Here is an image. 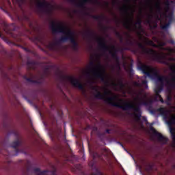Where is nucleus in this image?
Listing matches in <instances>:
<instances>
[{
  "label": "nucleus",
  "instance_id": "nucleus-2",
  "mask_svg": "<svg viewBox=\"0 0 175 175\" xmlns=\"http://www.w3.org/2000/svg\"><path fill=\"white\" fill-rule=\"evenodd\" d=\"M137 68L139 70H141V72L145 75L144 79H146V77H150V79H157V81H159L161 84H163V81H165L170 87H175V76H173L171 78L170 81L168 77L159 76V71H158L157 68L144 64L141 61L138 62Z\"/></svg>",
  "mask_w": 175,
  "mask_h": 175
},
{
  "label": "nucleus",
  "instance_id": "nucleus-1",
  "mask_svg": "<svg viewBox=\"0 0 175 175\" xmlns=\"http://www.w3.org/2000/svg\"><path fill=\"white\" fill-rule=\"evenodd\" d=\"M98 86H93L92 90L95 91L96 94L94 95L96 99H100L101 100H105L111 106L113 107H118V109H122V110H124L125 111H128V110H133L134 116L137 121H140L142 120V108L140 106H151L152 105V100H144L140 98V95H142V92H139V94L137 95V98H135V100L139 99L140 102L137 105H133L130 103L125 102L123 99H120L119 101L123 105H121L118 103L114 102L116 99H117V96H111L108 97L109 95H111V91L107 88H105L104 94H102L99 91Z\"/></svg>",
  "mask_w": 175,
  "mask_h": 175
},
{
  "label": "nucleus",
  "instance_id": "nucleus-33",
  "mask_svg": "<svg viewBox=\"0 0 175 175\" xmlns=\"http://www.w3.org/2000/svg\"><path fill=\"white\" fill-rule=\"evenodd\" d=\"M116 36L120 39V42H122L124 40V38L121 35V33L118 31H116Z\"/></svg>",
  "mask_w": 175,
  "mask_h": 175
},
{
  "label": "nucleus",
  "instance_id": "nucleus-7",
  "mask_svg": "<svg viewBox=\"0 0 175 175\" xmlns=\"http://www.w3.org/2000/svg\"><path fill=\"white\" fill-rule=\"evenodd\" d=\"M51 29L54 35H57V33H64L66 36H63V38H75V32L72 31L70 29H68L67 31H65L66 27L63 25L61 23H56L55 21L51 22Z\"/></svg>",
  "mask_w": 175,
  "mask_h": 175
},
{
  "label": "nucleus",
  "instance_id": "nucleus-21",
  "mask_svg": "<svg viewBox=\"0 0 175 175\" xmlns=\"http://www.w3.org/2000/svg\"><path fill=\"white\" fill-rule=\"evenodd\" d=\"M142 19L140 18H139L137 20V23H135L134 25L135 28H137V29H139V31H142L143 27H142Z\"/></svg>",
  "mask_w": 175,
  "mask_h": 175
},
{
  "label": "nucleus",
  "instance_id": "nucleus-32",
  "mask_svg": "<svg viewBox=\"0 0 175 175\" xmlns=\"http://www.w3.org/2000/svg\"><path fill=\"white\" fill-rule=\"evenodd\" d=\"M121 12H123L124 14H129V9L126 5H124L122 8H120Z\"/></svg>",
  "mask_w": 175,
  "mask_h": 175
},
{
  "label": "nucleus",
  "instance_id": "nucleus-48",
  "mask_svg": "<svg viewBox=\"0 0 175 175\" xmlns=\"http://www.w3.org/2000/svg\"><path fill=\"white\" fill-rule=\"evenodd\" d=\"M165 44H166V43H165V42H161V43L160 44V46H165Z\"/></svg>",
  "mask_w": 175,
  "mask_h": 175
},
{
  "label": "nucleus",
  "instance_id": "nucleus-10",
  "mask_svg": "<svg viewBox=\"0 0 175 175\" xmlns=\"http://www.w3.org/2000/svg\"><path fill=\"white\" fill-rule=\"evenodd\" d=\"M167 124L170 127V133H171V137L175 143V129L172 127V125H175V115H173L169 118V120L167 122Z\"/></svg>",
  "mask_w": 175,
  "mask_h": 175
},
{
  "label": "nucleus",
  "instance_id": "nucleus-49",
  "mask_svg": "<svg viewBox=\"0 0 175 175\" xmlns=\"http://www.w3.org/2000/svg\"><path fill=\"white\" fill-rule=\"evenodd\" d=\"M17 2H20L21 3H23V2H24V0H17Z\"/></svg>",
  "mask_w": 175,
  "mask_h": 175
},
{
  "label": "nucleus",
  "instance_id": "nucleus-63",
  "mask_svg": "<svg viewBox=\"0 0 175 175\" xmlns=\"http://www.w3.org/2000/svg\"><path fill=\"white\" fill-rule=\"evenodd\" d=\"M44 126H46V123H44Z\"/></svg>",
  "mask_w": 175,
  "mask_h": 175
},
{
  "label": "nucleus",
  "instance_id": "nucleus-34",
  "mask_svg": "<svg viewBox=\"0 0 175 175\" xmlns=\"http://www.w3.org/2000/svg\"><path fill=\"white\" fill-rule=\"evenodd\" d=\"M21 49H23V50H24L26 53H29L30 54H33V51H32L31 50H30L29 49L23 46H21Z\"/></svg>",
  "mask_w": 175,
  "mask_h": 175
},
{
  "label": "nucleus",
  "instance_id": "nucleus-6",
  "mask_svg": "<svg viewBox=\"0 0 175 175\" xmlns=\"http://www.w3.org/2000/svg\"><path fill=\"white\" fill-rule=\"evenodd\" d=\"M90 65L92 66L90 68V71L92 73L95 79H99L105 84H109V81L106 80V68L100 63L95 66V63L91 62Z\"/></svg>",
  "mask_w": 175,
  "mask_h": 175
},
{
  "label": "nucleus",
  "instance_id": "nucleus-26",
  "mask_svg": "<svg viewBox=\"0 0 175 175\" xmlns=\"http://www.w3.org/2000/svg\"><path fill=\"white\" fill-rule=\"evenodd\" d=\"M174 13L173 12V11H171L170 12H169V14L167 15H166V14H165V16L167 18H169V23H172V21H173V18H174Z\"/></svg>",
  "mask_w": 175,
  "mask_h": 175
},
{
  "label": "nucleus",
  "instance_id": "nucleus-47",
  "mask_svg": "<svg viewBox=\"0 0 175 175\" xmlns=\"http://www.w3.org/2000/svg\"><path fill=\"white\" fill-rule=\"evenodd\" d=\"M113 3H118L119 1L118 0H112Z\"/></svg>",
  "mask_w": 175,
  "mask_h": 175
},
{
  "label": "nucleus",
  "instance_id": "nucleus-12",
  "mask_svg": "<svg viewBox=\"0 0 175 175\" xmlns=\"http://www.w3.org/2000/svg\"><path fill=\"white\" fill-rule=\"evenodd\" d=\"M132 24H133V13L131 14L129 20H126L123 25L126 29H129V31H132Z\"/></svg>",
  "mask_w": 175,
  "mask_h": 175
},
{
  "label": "nucleus",
  "instance_id": "nucleus-28",
  "mask_svg": "<svg viewBox=\"0 0 175 175\" xmlns=\"http://www.w3.org/2000/svg\"><path fill=\"white\" fill-rule=\"evenodd\" d=\"M34 173L36 175H44V170L41 171L40 168H35Z\"/></svg>",
  "mask_w": 175,
  "mask_h": 175
},
{
  "label": "nucleus",
  "instance_id": "nucleus-30",
  "mask_svg": "<svg viewBox=\"0 0 175 175\" xmlns=\"http://www.w3.org/2000/svg\"><path fill=\"white\" fill-rule=\"evenodd\" d=\"M165 12L166 13H167L170 10V1L169 0H167L165 3Z\"/></svg>",
  "mask_w": 175,
  "mask_h": 175
},
{
  "label": "nucleus",
  "instance_id": "nucleus-38",
  "mask_svg": "<svg viewBox=\"0 0 175 175\" xmlns=\"http://www.w3.org/2000/svg\"><path fill=\"white\" fill-rule=\"evenodd\" d=\"M118 85L120 87V88H124L125 87V84H124L122 81H119Z\"/></svg>",
  "mask_w": 175,
  "mask_h": 175
},
{
  "label": "nucleus",
  "instance_id": "nucleus-24",
  "mask_svg": "<svg viewBox=\"0 0 175 175\" xmlns=\"http://www.w3.org/2000/svg\"><path fill=\"white\" fill-rule=\"evenodd\" d=\"M155 8L157 9V12L159 14H161V13H162V7L161 6V3H159V1H157L155 3Z\"/></svg>",
  "mask_w": 175,
  "mask_h": 175
},
{
  "label": "nucleus",
  "instance_id": "nucleus-39",
  "mask_svg": "<svg viewBox=\"0 0 175 175\" xmlns=\"http://www.w3.org/2000/svg\"><path fill=\"white\" fill-rule=\"evenodd\" d=\"M159 98V99L160 102H161V103H164L165 101L163 100V98H162V96H161V94L159 96H156V98Z\"/></svg>",
  "mask_w": 175,
  "mask_h": 175
},
{
  "label": "nucleus",
  "instance_id": "nucleus-5",
  "mask_svg": "<svg viewBox=\"0 0 175 175\" xmlns=\"http://www.w3.org/2000/svg\"><path fill=\"white\" fill-rule=\"evenodd\" d=\"M136 43L139 49H141L139 54L152 55L153 61H157L159 64H164L165 65L167 64V62L165 61V59H166V56L165 55H159L155 51L149 49L141 42H136Z\"/></svg>",
  "mask_w": 175,
  "mask_h": 175
},
{
  "label": "nucleus",
  "instance_id": "nucleus-51",
  "mask_svg": "<svg viewBox=\"0 0 175 175\" xmlns=\"http://www.w3.org/2000/svg\"><path fill=\"white\" fill-rule=\"evenodd\" d=\"M126 3H131V0H126Z\"/></svg>",
  "mask_w": 175,
  "mask_h": 175
},
{
  "label": "nucleus",
  "instance_id": "nucleus-64",
  "mask_svg": "<svg viewBox=\"0 0 175 175\" xmlns=\"http://www.w3.org/2000/svg\"><path fill=\"white\" fill-rule=\"evenodd\" d=\"M151 10H152V7H151Z\"/></svg>",
  "mask_w": 175,
  "mask_h": 175
},
{
  "label": "nucleus",
  "instance_id": "nucleus-25",
  "mask_svg": "<svg viewBox=\"0 0 175 175\" xmlns=\"http://www.w3.org/2000/svg\"><path fill=\"white\" fill-rule=\"evenodd\" d=\"M20 144H21V141H20L19 139H17L16 141L12 142L11 147H12V148H14L16 150L17 147L20 146Z\"/></svg>",
  "mask_w": 175,
  "mask_h": 175
},
{
  "label": "nucleus",
  "instance_id": "nucleus-44",
  "mask_svg": "<svg viewBox=\"0 0 175 175\" xmlns=\"http://www.w3.org/2000/svg\"><path fill=\"white\" fill-rule=\"evenodd\" d=\"M134 85H135V87H141L142 84H140V83L135 81L134 82Z\"/></svg>",
  "mask_w": 175,
  "mask_h": 175
},
{
  "label": "nucleus",
  "instance_id": "nucleus-46",
  "mask_svg": "<svg viewBox=\"0 0 175 175\" xmlns=\"http://www.w3.org/2000/svg\"><path fill=\"white\" fill-rule=\"evenodd\" d=\"M105 133L110 135V129H106Z\"/></svg>",
  "mask_w": 175,
  "mask_h": 175
},
{
  "label": "nucleus",
  "instance_id": "nucleus-43",
  "mask_svg": "<svg viewBox=\"0 0 175 175\" xmlns=\"http://www.w3.org/2000/svg\"><path fill=\"white\" fill-rule=\"evenodd\" d=\"M147 83H148V81L146 79L142 80V85H147Z\"/></svg>",
  "mask_w": 175,
  "mask_h": 175
},
{
  "label": "nucleus",
  "instance_id": "nucleus-61",
  "mask_svg": "<svg viewBox=\"0 0 175 175\" xmlns=\"http://www.w3.org/2000/svg\"><path fill=\"white\" fill-rule=\"evenodd\" d=\"M42 124H44V120H42Z\"/></svg>",
  "mask_w": 175,
  "mask_h": 175
},
{
  "label": "nucleus",
  "instance_id": "nucleus-22",
  "mask_svg": "<svg viewBox=\"0 0 175 175\" xmlns=\"http://www.w3.org/2000/svg\"><path fill=\"white\" fill-rule=\"evenodd\" d=\"M92 18H94V20H96L97 21H103L106 17L103 15H92L91 16Z\"/></svg>",
  "mask_w": 175,
  "mask_h": 175
},
{
  "label": "nucleus",
  "instance_id": "nucleus-37",
  "mask_svg": "<svg viewBox=\"0 0 175 175\" xmlns=\"http://www.w3.org/2000/svg\"><path fill=\"white\" fill-rule=\"evenodd\" d=\"M171 100H172V96H167V102H166L167 105H170V101Z\"/></svg>",
  "mask_w": 175,
  "mask_h": 175
},
{
  "label": "nucleus",
  "instance_id": "nucleus-41",
  "mask_svg": "<svg viewBox=\"0 0 175 175\" xmlns=\"http://www.w3.org/2000/svg\"><path fill=\"white\" fill-rule=\"evenodd\" d=\"M150 113H151V114H155V111L154 109H151V106L149 107V109H148Z\"/></svg>",
  "mask_w": 175,
  "mask_h": 175
},
{
  "label": "nucleus",
  "instance_id": "nucleus-59",
  "mask_svg": "<svg viewBox=\"0 0 175 175\" xmlns=\"http://www.w3.org/2000/svg\"><path fill=\"white\" fill-rule=\"evenodd\" d=\"M171 59H172V61H174V58H172Z\"/></svg>",
  "mask_w": 175,
  "mask_h": 175
},
{
  "label": "nucleus",
  "instance_id": "nucleus-55",
  "mask_svg": "<svg viewBox=\"0 0 175 175\" xmlns=\"http://www.w3.org/2000/svg\"><path fill=\"white\" fill-rule=\"evenodd\" d=\"M113 85H114L115 87H117V84L116 83H113Z\"/></svg>",
  "mask_w": 175,
  "mask_h": 175
},
{
  "label": "nucleus",
  "instance_id": "nucleus-16",
  "mask_svg": "<svg viewBox=\"0 0 175 175\" xmlns=\"http://www.w3.org/2000/svg\"><path fill=\"white\" fill-rule=\"evenodd\" d=\"M83 36L85 38H88V39H91L92 38H95V36H96L95 35V33H94L92 31L88 29L86 31V32L83 33Z\"/></svg>",
  "mask_w": 175,
  "mask_h": 175
},
{
  "label": "nucleus",
  "instance_id": "nucleus-31",
  "mask_svg": "<svg viewBox=\"0 0 175 175\" xmlns=\"http://www.w3.org/2000/svg\"><path fill=\"white\" fill-rule=\"evenodd\" d=\"M91 0H81V1L78 3L79 8H84V5L87 3V2H90Z\"/></svg>",
  "mask_w": 175,
  "mask_h": 175
},
{
  "label": "nucleus",
  "instance_id": "nucleus-9",
  "mask_svg": "<svg viewBox=\"0 0 175 175\" xmlns=\"http://www.w3.org/2000/svg\"><path fill=\"white\" fill-rule=\"evenodd\" d=\"M150 129L152 132L153 135H154L156 137L158 138L159 142H161V143L163 144H166V143L169 142V139L167 137L163 136L159 132L157 131V130H155L152 126H150Z\"/></svg>",
  "mask_w": 175,
  "mask_h": 175
},
{
  "label": "nucleus",
  "instance_id": "nucleus-42",
  "mask_svg": "<svg viewBox=\"0 0 175 175\" xmlns=\"http://www.w3.org/2000/svg\"><path fill=\"white\" fill-rule=\"evenodd\" d=\"M133 64H131L129 66V70L130 72H133Z\"/></svg>",
  "mask_w": 175,
  "mask_h": 175
},
{
  "label": "nucleus",
  "instance_id": "nucleus-53",
  "mask_svg": "<svg viewBox=\"0 0 175 175\" xmlns=\"http://www.w3.org/2000/svg\"><path fill=\"white\" fill-rule=\"evenodd\" d=\"M95 3L99 4L100 3L98 1V0H95Z\"/></svg>",
  "mask_w": 175,
  "mask_h": 175
},
{
  "label": "nucleus",
  "instance_id": "nucleus-54",
  "mask_svg": "<svg viewBox=\"0 0 175 175\" xmlns=\"http://www.w3.org/2000/svg\"><path fill=\"white\" fill-rule=\"evenodd\" d=\"M119 144H120V146H122V147H124V145H122V144H121V142H118Z\"/></svg>",
  "mask_w": 175,
  "mask_h": 175
},
{
  "label": "nucleus",
  "instance_id": "nucleus-23",
  "mask_svg": "<svg viewBox=\"0 0 175 175\" xmlns=\"http://www.w3.org/2000/svg\"><path fill=\"white\" fill-rule=\"evenodd\" d=\"M23 79L26 80V81H28L29 83H32V84H39V81L33 80L32 78H28L27 75H25L23 77Z\"/></svg>",
  "mask_w": 175,
  "mask_h": 175
},
{
  "label": "nucleus",
  "instance_id": "nucleus-8",
  "mask_svg": "<svg viewBox=\"0 0 175 175\" xmlns=\"http://www.w3.org/2000/svg\"><path fill=\"white\" fill-rule=\"evenodd\" d=\"M67 79L70 83H71L73 87H75L76 88H79V90H81V91H84V85L80 81L73 76H68Z\"/></svg>",
  "mask_w": 175,
  "mask_h": 175
},
{
  "label": "nucleus",
  "instance_id": "nucleus-29",
  "mask_svg": "<svg viewBox=\"0 0 175 175\" xmlns=\"http://www.w3.org/2000/svg\"><path fill=\"white\" fill-rule=\"evenodd\" d=\"M4 31L5 32H10L12 31H14V29H10V26L7 23H4Z\"/></svg>",
  "mask_w": 175,
  "mask_h": 175
},
{
  "label": "nucleus",
  "instance_id": "nucleus-17",
  "mask_svg": "<svg viewBox=\"0 0 175 175\" xmlns=\"http://www.w3.org/2000/svg\"><path fill=\"white\" fill-rule=\"evenodd\" d=\"M163 90V83H160V85H157L156 88L154 89V92L156 94V96H158L161 94V92H162Z\"/></svg>",
  "mask_w": 175,
  "mask_h": 175
},
{
  "label": "nucleus",
  "instance_id": "nucleus-13",
  "mask_svg": "<svg viewBox=\"0 0 175 175\" xmlns=\"http://www.w3.org/2000/svg\"><path fill=\"white\" fill-rule=\"evenodd\" d=\"M27 68H29V70H35L38 66H39V62L32 60V61H27Z\"/></svg>",
  "mask_w": 175,
  "mask_h": 175
},
{
  "label": "nucleus",
  "instance_id": "nucleus-36",
  "mask_svg": "<svg viewBox=\"0 0 175 175\" xmlns=\"http://www.w3.org/2000/svg\"><path fill=\"white\" fill-rule=\"evenodd\" d=\"M152 14L148 15V19L146 21L147 24H151V18H152Z\"/></svg>",
  "mask_w": 175,
  "mask_h": 175
},
{
  "label": "nucleus",
  "instance_id": "nucleus-35",
  "mask_svg": "<svg viewBox=\"0 0 175 175\" xmlns=\"http://www.w3.org/2000/svg\"><path fill=\"white\" fill-rule=\"evenodd\" d=\"M170 24H171V23L168 22L165 25H161V29H167L169 28V27L170 26Z\"/></svg>",
  "mask_w": 175,
  "mask_h": 175
},
{
  "label": "nucleus",
  "instance_id": "nucleus-60",
  "mask_svg": "<svg viewBox=\"0 0 175 175\" xmlns=\"http://www.w3.org/2000/svg\"><path fill=\"white\" fill-rule=\"evenodd\" d=\"M30 75H31V77H33V75H32V74H30Z\"/></svg>",
  "mask_w": 175,
  "mask_h": 175
},
{
  "label": "nucleus",
  "instance_id": "nucleus-57",
  "mask_svg": "<svg viewBox=\"0 0 175 175\" xmlns=\"http://www.w3.org/2000/svg\"><path fill=\"white\" fill-rule=\"evenodd\" d=\"M44 70H45V72H46V70H47V68H44Z\"/></svg>",
  "mask_w": 175,
  "mask_h": 175
},
{
  "label": "nucleus",
  "instance_id": "nucleus-50",
  "mask_svg": "<svg viewBox=\"0 0 175 175\" xmlns=\"http://www.w3.org/2000/svg\"><path fill=\"white\" fill-rule=\"evenodd\" d=\"M142 118H143V120H144V121H147V118H146V117H144V116Z\"/></svg>",
  "mask_w": 175,
  "mask_h": 175
},
{
  "label": "nucleus",
  "instance_id": "nucleus-15",
  "mask_svg": "<svg viewBox=\"0 0 175 175\" xmlns=\"http://www.w3.org/2000/svg\"><path fill=\"white\" fill-rule=\"evenodd\" d=\"M66 42H68V38L62 36L58 40L55 41L52 46H59L60 44L65 43Z\"/></svg>",
  "mask_w": 175,
  "mask_h": 175
},
{
  "label": "nucleus",
  "instance_id": "nucleus-3",
  "mask_svg": "<svg viewBox=\"0 0 175 175\" xmlns=\"http://www.w3.org/2000/svg\"><path fill=\"white\" fill-rule=\"evenodd\" d=\"M96 42L98 44V46L100 50H102V51H109V54L111 55L113 59H114L116 62V66L118 68V69H121V66L120 65V57H118V51L122 52L124 50H127L129 51H131L133 54H135V55L139 54V50L136 49H133L131 47H125L122 49H117L114 45H112L111 46H109L107 44H106V40L102 37H99L96 38Z\"/></svg>",
  "mask_w": 175,
  "mask_h": 175
},
{
  "label": "nucleus",
  "instance_id": "nucleus-14",
  "mask_svg": "<svg viewBox=\"0 0 175 175\" xmlns=\"http://www.w3.org/2000/svg\"><path fill=\"white\" fill-rule=\"evenodd\" d=\"M66 38H67V42H70V43L72 44L73 50H77L79 47V43H77V41H76V39L72 37H66Z\"/></svg>",
  "mask_w": 175,
  "mask_h": 175
},
{
  "label": "nucleus",
  "instance_id": "nucleus-62",
  "mask_svg": "<svg viewBox=\"0 0 175 175\" xmlns=\"http://www.w3.org/2000/svg\"><path fill=\"white\" fill-rule=\"evenodd\" d=\"M157 18H159V16L158 15H157Z\"/></svg>",
  "mask_w": 175,
  "mask_h": 175
},
{
  "label": "nucleus",
  "instance_id": "nucleus-58",
  "mask_svg": "<svg viewBox=\"0 0 175 175\" xmlns=\"http://www.w3.org/2000/svg\"><path fill=\"white\" fill-rule=\"evenodd\" d=\"M112 70H114V67H113V66H112Z\"/></svg>",
  "mask_w": 175,
  "mask_h": 175
},
{
  "label": "nucleus",
  "instance_id": "nucleus-56",
  "mask_svg": "<svg viewBox=\"0 0 175 175\" xmlns=\"http://www.w3.org/2000/svg\"><path fill=\"white\" fill-rule=\"evenodd\" d=\"M0 38H3L2 37V33H1V31H0Z\"/></svg>",
  "mask_w": 175,
  "mask_h": 175
},
{
  "label": "nucleus",
  "instance_id": "nucleus-52",
  "mask_svg": "<svg viewBox=\"0 0 175 175\" xmlns=\"http://www.w3.org/2000/svg\"><path fill=\"white\" fill-rule=\"evenodd\" d=\"M86 75L88 76V77H90V72H86Z\"/></svg>",
  "mask_w": 175,
  "mask_h": 175
},
{
  "label": "nucleus",
  "instance_id": "nucleus-45",
  "mask_svg": "<svg viewBox=\"0 0 175 175\" xmlns=\"http://www.w3.org/2000/svg\"><path fill=\"white\" fill-rule=\"evenodd\" d=\"M169 43H171V44H174L175 42L173 40H170Z\"/></svg>",
  "mask_w": 175,
  "mask_h": 175
},
{
  "label": "nucleus",
  "instance_id": "nucleus-40",
  "mask_svg": "<svg viewBox=\"0 0 175 175\" xmlns=\"http://www.w3.org/2000/svg\"><path fill=\"white\" fill-rule=\"evenodd\" d=\"M170 70L172 71V73H174V75L175 74V64L172 65L170 67Z\"/></svg>",
  "mask_w": 175,
  "mask_h": 175
},
{
  "label": "nucleus",
  "instance_id": "nucleus-11",
  "mask_svg": "<svg viewBox=\"0 0 175 175\" xmlns=\"http://www.w3.org/2000/svg\"><path fill=\"white\" fill-rule=\"evenodd\" d=\"M44 8L45 14L48 12L49 14H53V13H54V10L57 9V5L51 3L47 4V1L44 0Z\"/></svg>",
  "mask_w": 175,
  "mask_h": 175
},
{
  "label": "nucleus",
  "instance_id": "nucleus-20",
  "mask_svg": "<svg viewBox=\"0 0 175 175\" xmlns=\"http://www.w3.org/2000/svg\"><path fill=\"white\" fill-rule=\"evenodd\" d=\"M158 111H159L161 116H163L165 118H167V114H169V111L166 110L163 107H161L158 109Z\"/></svg>",
  "mask_w": 175,
  "mask_h": 175
},
{
  "label": "nucleus",
  "instance_id": "nucleus-4",
  "mask_svg": "<svg viewBox=\"0 0 175 175\" xmlns=\"http://www.w3.org/2000/svg\"><path fill=\"white\" fill-rule=\"evenodd\" d=\"M23 20L29 23V27L31 31V34L33 35L31 38H29L30 40L35 43L40 49L42 46H44V32L42 30V28L38 25H34L27 15H23Z\"/></svg>",
  "mask_w": 175,
  "mask_h": 175
},
{
  "label": "nucleus",
  "instance_id": "nucleus-18",
  "mask_svg": "<svg viewBox=\"0 0 175 175\" xmlns=\"http://www.w3.org/2000/svg\"><path fill=\"white\" fill-rule=\"evenodd\" d=\"M125 35L128 38L126 41V44L129 46H133L135 44V42L132 40V36H131V34H129V33H125Z\"/></svg>",
  "mask_w": 175,
  "mask_h": 175
},
{
  "label": "nucleus",
  "instance_id": "nucleus-19",
  "mask_svg": "<svg viewBox=\"0 0 175 175\" xmlns=\"http://www.w3.org/2000/svg\"><path fill=\"white\" fill-rule=\"evenodd\" d=\"M93 159H100V161H102L103 159L102 158V157H103V154H99V153L96 152H90Z\"/></svg>",
  "mask_w": 175,
  "mask_h": 175
},
{
  "label": "nucleus",
  "instance_id": "nucleus-27",
  "mask_svg": "<svg viewBox=\"0 0 175 175\" xmlns=\"http://www.w3.org/2000/svg\"><path fill=\"white\" fill-rule=\"evenodd\" d=\"M146 44H148V46H152V47H158V46L157 45V44H155L154 42V41L151 40H147L146 41Z\"/></svg>",
  "mask_w": 175,
  "mask_h": 175
}]
</instances>
